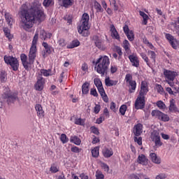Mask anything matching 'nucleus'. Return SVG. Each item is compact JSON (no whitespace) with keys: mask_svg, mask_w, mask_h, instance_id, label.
Returning <instances> with one entry per match:
<instances>
[{"mask_svg":"<svg viewBox=\"0 0 179 179\" xmlns=\"http://www.w3.org/2000/svg\"><path fill=\"white\" fill-rule=\"evenodd\" d=\"M148 55H150V58L152 59L153 62H156V52L155 51L148 50Z\"/></svg>","mask_w":179,"mask_h":179,"instance_id":"nucleus-48","label":"nucleus"},{"mask_svg":"<svg viewBox=\"0 0 179 179\" xmlns=\"http://www.w3.org/2000/svg\"><path fill=\"white\" fill-rule=\"evenodd\" d=\"M143 129V124L138 123L134 127L133 132L135 136H141Z\"/></svg>","mask_w":179,"mask_h":179,"instance_id":"nucleus-15","label":"nucleus"},{"mask_svg":"<svg viewBox=\"0 0 179 179\" xmlns=\"http://www.w3.org/2000/svg\"><path fill=\"white\" fill-rule=\"evenodd\" d=\"M145 96H141L138 95L134 103V107L136 110H143V108H145Z\"/></svg>","mask_w":179,"mask_h":179,"instance_id":"nucleus-12","label":"nucleus"},{"mask_svg":"<svg viewBox=\"0 0 179 179\" xmlns=\"http://www.w3.org/2000/svg\"><path fill=\"white\" fill-rule=\"evenodd\" d=\"M92 40L94 41V44L97 48L101 50L103 48V45H101V39L97 36V35H94L92 36Z\"/></svg>","mask_w":179,"mask_h":179,"instance_id":"nucleus-27","label":"nucleus"},{"mask_svg":"<svg viewBox=\"0 0 179 179\" xmlns=\"http://www.w3.org/2000/svg\"><path fill=\"white\" fill-rule=\"evenodd\" d=\"M156 104L159 110H164V108H166V104L164 102H163V101H157Z\"/></svg>","mask_w":179,"mask_h":179,"instance_id":"nucleus-47","label":"nucleus"},{"mask_svg":"<svg viewBox=\"0 0 179 179\" xmlns=\"http://www.w3.org/2000/svg\"><path fill=\"white\" fill-rule=\"evenodd\" d=\"M101 109V106L99 104H96L94 108V113L95 114H99L100 113V110Z\"/></svg>","mask_w":179,"mask_h":179,"instance_id":"nucleus-60","label":"nucleus"},{"mask_svg":"<svg viewBox=\"0 0 179 179\" xmlns=\"http://www.w3.org/2000/svg\"><path fill=\"white\" fill-rule=\"evenodd\" d=\"M110 31H112L113 37H114L116 40H120V35L118 34V32L117 31V29H115V27H114V25H112Z\"/></svg>","mask_w":179,"mask_h":179,"instance_id":"nucleus-38","label":"nucleus"},{"mask_svg":"<svg viewBox=\"0 0 179 179\" xmlns=\"http://www.w3.org/2000/svg\"><path fill=\"white\" fill-rule=\"evenodd\" d=\"M80 45V42L78 40L73 41L70 44L67 45L68 49L76 48Z\"/></svg>","mask_w":179,"mask_h":179,"instance_id":"nucleus-33","label":"nucleus"},{"mask_svg":"<svg viewBox=\"0 0 179 179\" xmlns=\"http://www.w3.org/2000/svg\"><path fill=\"white\" fill-rule=\"evenodd\" d=\"M1 97L3 100H6L8 104H10V103H13V101H16L17 99V94L15 92H4Z\"/></svg>","mask_w":179,"mask_h":179,"instance_id":"nucleus-7","label":"nucleus"},{"mask_svg":"<svg viewBox=\"0 0 179 179\" xmlns=\"http://www.w3.org/2000/svg\"><path fill=\"white\" fill-rule=\"evenodd\" d=\"M3 32L4 35L6 36V38L8 39V41H12V39L13 38V35L10 34V29L8 27H4L3 28Z\"/></svg>","mask_w":179,"mask_h":179,"instance_id":"nucleus-31","label":"nucleus"},{"mask_svg":"<svg viewBox=\"0 0 179 179\" xmlns=\"http://www.w3.org/2000/svg\"><path fill=\"white\" fill-rule=\"evenodd\" d=\"M38 42V31H36L33 38L29 52L27 55L24 53L20 55V60L22 66L26 71H29L31 68V65L34 64L36 61V57H37V43Z\"/></svg>","mask_w":179,"mask_h":179,"instance_id":"nucleus-2","label":"nucleus"},{"mask_svg":"<svg viewBox=\"0 0 179 179\" xmlns=\"http://www.w3.org/2000/svg\"><path fill=\"white\" fill-rule=\"evenodd\" d=\"M90 94L92 96H94V97H99V94L97 93V91L94 88L90 90Z\"/></svg>","mask_w":179,"mask_h":179,"instance_id":"nucleus-62","label":"nucleus"},{"mask_svg":"<svg viewBox=\"0 0 179 179\" xmlns=\"http://www.w3.org/2000/svg\"><path fill=\"white\" fill-rule=\"evenodd\" d=\"M167 178V174L166 173H159L155 177V179H166Z\"/></svg>","mask_w":179,"mask_h":179,"instance_id":"nucleus-58","label":"nucleus"},{"mask_svg":"<svg viewBox=\"0 0 179 179\" xmlns=\"http://www.w3.org/2000/svg\"><path fill=\"white\" fill-rule=\"evenodd\" d=\"M169 110L170 113H177V111H178V108H177V106H176V101L173 99L170 100Z\"/></svg>","mask_w":179,"mask_h":179,"instance_id":"nucleus-24","label":"nucleus"},{"mask_svg":"<svg viewBox=\"0 0 179 179\" xmlns=\"http://www.w3.org/2000/svg\"><path fill=\"white\" fill-rule=\"evenodd\" d=\"M108 66H110V57L107 55L99 56L95 62V70L101 76L108 73Z\"/></svg>","mask_w":179,"mask_h":179,"instance_id":"nucleus-3","label":"nucleus"},{"mask_svg":"<svg viewBox=\"0 0 179 179\" xmlns=\"http://www.w3.org/2000/svg\"><path fill=\"white\" fill-rule=\"evenodd\" d=\"M148 92H149V85L148 84V82L143 80L141 83L138 96L145 97V96H146V94H148Z\"/></svg>","mask_w":179,"mask_h":179,"instance_id":"nucleus-13","label":"nucleus"},{"mask_svg":"<svg viewBox=\"0 0 179 179\" xmlns=\"http://www.w3.org/2000/svg\"><path fill=\"white\" fill-rule=\"evenodd\" d=\"M64 20L67 21V23H72L73 20V16L72 15H66L64 17Z\"/></svg>","mask_w":179,"mask_h":179,"instance_id":"nucleus-52","label":"nucleus"},{"mask_svg":"<svg viewBox=\"0 0 179 179\" xmlns=\"http://www.w3.org/2000/svg\"><path fill=\"white\" fill-rule=\"evenodd\" d=\"M36 83L34 85V88L38 90V92H41L44 89V85H45V78L41 77V76H37Z\"/></svg>","mask_w":179,"mask_h":179,"instance_id":"nucleus-11","label":"nucleus"},{"mask_svg":"<svg viewBox=\"0 0 179 179\" xmlns=\"http://www.w3.org/2000/svg\"><path fill=\"white\" fill-rule=\"evenodd\" d=\"M141 58L145 61V62L147 64L149 68H151L152 66H150V62L149 61V57L145 54V52H141L140 54Z\"/></svg>","mask_w":179,"mask_h":179,"instance_id":"nucleus-39","label":"nucleus"},{"mask_svg":"<svg viewBox=\"0 0 179 179\" xmlns=\"http://www.w3.org/2000/svg\"><path fill=\"white\" fill-rule=\"evenodd\" d=\"M155 87H156V90H157V92L158 93H159V94H164V90L163 89V87H162L161 85L157 84Z\"/></svg>","mask_w":179,"mask_h":179,"instance_id":"nucleus-50","label":"nucleus"},{"mask_svg":"<svg viewBox=\"0 0 179 179\" xmlns=\"http://www.w3.org/2000/svg\"><path fill=\"white\" fill-rule=\"evenodd\" d=\"M5 18L7 23H13L15 22V18H13V15H12L9 13H5Z\"/></svg>","mask_w":179,"mask_h":179,"instance_id":"nucleus-35","label":"nucleus"},{"mask_svg":"<svg viewBox=\"0 0 179 179\" xmlns=\"http://www.w3.org/2000/svg\"><path fill=\"white\" fill-rule=\"evenodd\" d=\"M94 8L96 10V13H103V12H104V9L101 7V4L96 0L94 1Z\"/></svg>","mask_w":179,"mask_h":179,"instance_id":"nucleus-26","label":"nucleus"},{"mask_svg":"<svg viewBox=\"0 0 179 179\" xmlns=\"http://www.w3.org/2000/svg\"><path fill=\"white\" fill-rule=\"evenodd\" d=\"M150 159L155 164H162V158H160V157H157V155L155 152L150 153Z\"/></svg>","mask_w":179,"mask_h":179,"instance_id":"nucleus-19","label":"nucleus"},{"mask_svg":"<svg viewBox=\"0 0 179 179\" xmlns=\"http://www.w3.org/2000/svg\"><path fill=\"white\" fill-rule=\"evenodd\" d=\"M151 140L155 143V146L160 148L163 145V143L161 141L160 134L157 130H154L150 135Z\"/></svg>","mask_w":179,"mask_h":179,"instance_id":"nucleus-8","label":"nucleus"},{"mask_svg":"<svg viewBox=\"0 0 179 179\" xmlns=\"http://www.w3.org/2000/svg\"><path fill=\"white\" fill-rule=\"evenodd\" d=\"M3 61L5 64L7 65H10L13 71L16 72L19 69V60H17V58L13 57V56H8L5 55L3 57Z\"/></svg>","mask_w":179,"mask_h":179,"instance_id":"nucleus-4","label":"nucleus"},{"mask_svg":"<svg viewBox=\"0 0 179 179\" xmlns=\"http://www.w3.org/2000/svg\"><path fill=\"white\" fill-rule=\"evenodd\" d=\"M89 86L90 84L87 82H85L82 86V92L83 94H87L89 93Z\"/></svg>","mask_w":179,"mask_h":179,"instance_id":"nucleus-37","label":"nucleus"},{"mask_svg":"<svg viewBox=\"0 0 179 179\" xmlns=\"http://www.w3.org/2000/svg\"><path fill=\"white\" fill-rule=\"evenodd\" d=\"M133 77L131 76V74H126L125 76V80H126V83H128L129 82H132Z\"/></svg>","mask_w":179,"mask_h":179,"instance_id":"nucleus-59","label":"nucleus"},{"mask_svg":"<svg viewBox=\"0 0 179 179\" xmlns=\"http://www.w3.org/2000/svg\"><path fill=\"white\" fill-rule=\"evenodd\" d=\"M60 141L63 144L68 143L69 142V138L66 136V134H62L60 136Z\"/></svg>","mask_w":179,"mask_h":179,"instance_id":"nucleus-43","label":"nucleus"},{"mask_svg":"<svg viewBox=\"0 0 179 179\" xmlns=\"http://www.w3.org/2000/svg\"><path fill=\"white\" fill-rule=\"evenodd\" d=\"M43 5L45 6V8L52 6V5H54V0H44Z\"/></svg>","mask_w":179,"mask_h":179,"instance_id":"nucleus-41","label":"nucleus"},{"mask_svg":"<svg viewBox=\"0 0 179 179\" xmlns=\"http://www.w3.org/2000/svg\"><path fill=\"white\" fill-rule=\"evenodd\" d=\"M118 84V80H114L110 79V77H108L105 79V85L107 87H111V86H117Z\"/></svg>","mask_w":179,"mask_h":179,"instance_id":"nucleus-25","label":"nucleus"},{"mask_svg":"<svg viewBox=\"0 0 179 179\" xmlns=\"http://www.w3.org/2000/svg\"><path fill=\"white\" fill-rule=\"evenodd\" d=\"M89 29H90V25L89 23H83L80 27H78V31L79 34H82L83 37H87L90 34L89 33Z\"/></svg>","mask_w":179,"mask_h":179,"instance_id":"nucleus-9","label":"nucleus"},{"mask_svg":"<svg viewBox=\"0 0 179 179\" xmlns=\"http://www.w3.org/2000/svg\"><path fill=\"white\" fill-rule=\"evenodd\" d=\"M71 151L73 153H80V152H82V149L79 148L78 147L76 146V145H73L71 148Z\"/></svg>","mask_w":179,"mask_h":179,"instance_id":"nucleus-51","label":"nucleus"},{"mask_svg":"<svg viewBox=\"0 0 179 179\" xmlns=\"http://www.w3.org/2000/svg\"><path fill=\"white\" fill-rule=\"evenodd\" d=\"M99 150H100V147H99V146L94 147L93 149H92L91 153H92V157L97 159V157H99V156H100Z\"/></svg>","mask_w":179,"mask_h":179,"instance_id":"nucleus-32","label":"nucleus"},{"mask_svg":"<svg viewBox=\"0 0 179 179\" xmlns=\"http://www.w3.org/2000/svg\"><path fill=\"white\" fill-rule=\"evenodd\" d=\"M76 125H81L83 126L85 125V120H83L82 118H78L75 120V122Z\"/></svg>","mask_w":179,"mask_h":179,"instance_id":"nucleus-53","label":"nucleus"},{"mask_svg":"<svg viewBox=\"0 0 179 179\" xmlns=\"http://www.w3.org/2000/svg\"><path fill=\"white\" fill-rule=\"evenodd\" d=\"M134 142H136L139 146L142 145V137H134Z\"/></svg>","mask_w":179,"mask_h":179,"instance_id":"nucleus-63","label":"nucleus"},{"mask_svg":"<svg viewBox=\"0 0 179 179\" xmlns=\"http://www.w3.org/2000/svg\"><path fill=\"white\" fill-rule=\"evenodd\" d=\"M148 162L149 159L148 157H146V155L143 154L139 155L137 158V163H138V164H141L142 166H148Z\"/></svg>","mask_w":179,"mask_h":179,"instance_id":"nucleus-18","label":"nucleus"},{"mask_svg":"<svg viewBox=\"0 0 179 179\" xmlns=\"http://www.w3.org/2000/svg\"><path fill=\"white\" fill-rule=\"evenodd\" d=\"M30 10L34 13H29V8L26 4H23L21 8L20 15L22 23H31L34 20H38L39 23L44 22L45 20V14L44 13V8L41 6L39 2H34L31 6Z\"/></svg>","mask_w":179,"mask_h":179,"instance_id":"nucleus-1","label":"nucleus"},{"mask_svg":"<svg viewBox=\"0 0 179 179\" xmlns=\"http://www.w3.org/2000/svg\"><path fill=\"white\" fill-rule=\"evenodd\" d=\"M165 38L168 40L169 44H171L173 50H177L179 47V41L170 34H165Z\"/></svg>","mask_w":179,"mask_h":179,"instance_id":"nucleus-10","label":"nucleus"},{"mask_svg":"<svg viewBox=\"0 0 179 179\" xmlns=\"http://www.w3.org/2000/svg\"><path fill=\"white\" fill-rule=\"evenodd\" d=\"M89 20H90V16L87 13H84L82 15L80 23H89Z\"/></svg>","mask_w":179,"mask_h":179,"instance_id":"nucleus-34","label":"nucleus"},{"mask_svg":"<svg viewBox=\"0 0 179 179\" xmlns=\"http://www.w3.org/2000/svg\"><path fill=\"white\" fill-rule=\"evenodd\" d=\"M171 26L173 27V30L179 36V25L177 23H172Z\"/></svg>","mask_w":179,"mask_h":179,"instance_id":"nucleus-57","label":"nucleus"},{"mask_svg":"<svg viewBox=\"0 0 179 179\" xmlns=\"http://www.w3.org/2000/svg\"><path fill=\"white\" fill-rule=\"evenodd\" d=\"M102 155L103 157L108 159L114 155V151H113V148H111L104 147L102 150Z\"/></svg>","mask_w":179,"mask_h":179,"instance_id":"nucleus-16","label":"nucleus"},{"mask_svg":"<svg viewBox=\"0 0 179 179\" xmlns=\"http://www.w3.org/2000/svg\"><path fill=\"white\" fill-rule=\"evenodd\" d=\"M119 113L122 115H125V113H127V105L125 104L122 105L119 109Z\"/></svg>","mask_w":179,"mask_h":179,"instance_id":"nucleus-49","label":"nucleus"},{"mask_svg":"<svg viewBox=\"0 0 179 179\" xmlns=\"http://www.w3.org/2000/svg\"><path fill=\"white\" fill-rule=\"evenodd\" d=\"M53 75H55V73H52V70H51V69H42L40 70V72L37 73V76H41V78H43V76L48 78V76H53Z\"/></svg>","mask_w":179,"mask_h":179,"instance_id":"nucleus-14","label":"nucleus"},{"mask_svg":"<svg viewBox=\"0 0 179 179\" xmlns=\"http://www.w3.org/2000/svg\"><path fill=\"white\" fill-rule=\"evenodd\" d=\"M122 48H124L127 54H131V43H129V41H128V40L125 39L122 42Z\"/></svg>","mask_w":179,"mask_h":179,"instance_id":"nucleus-22","label":"nucleus"},{"mask_svg":"<svg viewBox=\"0 0 179 179\" xmlns=\"http://www.w3.org/2000/svg\"><path fill=\"white\" fill-rule=\"evenodd\" d=\"M0 79L2 83H5L8 80V74L5 71H1L0 73Z\"/></svg>","mask_w":179,"mask_h":179,"instance_id":"nucleus-40","label":"nucleus"},{"mask_svg":"<svg viewBox=\"0 0 179 179\" xmlns=\"http://www.w3.org/2000/svg\"><path fill=\"white\" fill-rule=\"evenodd\" d=\"M42 45L45 48V54H48V55H51V52L54 51V48L49 45L47 42H43Z\"/></svg>","mask_w":179,"mask_h":179,"instance_id":"nucleus-23","label":"nucleus"},{"mask_svg":"<svg viewBox=\"0 0 179 179\" xmlns=\"http://www.w3.org/2000/svg\"><path fill=\"white\" fill-rule=\"evenodd\" d=\"M118 71V68L115 65L110 66V73H115Z\"/></svg>","mask_w":179,"mask_h":179,"instance_id":"nucleus-64","label":"nucleus"},{"mask_svg":"<svg viewBox=\"0 0 179 179\" xmlns=\"http://www.w3.org/2000/svg\"><path fill=\"white\" fill-rule=\"evenodd\" d=\"M91 132L94 134V135H100V131H99V129L94 126L91 127L90 128Z\"/></svg>","mask_w":179,"mask_h":179,"instance_id":"nucleus-54","label":"nucleus"},{"mask_svg":"<svg viewBox=\"0 0 179 179\" xmlns=\"http://www.w3.org/2000/svg\"><path fill=\"white\" fill-rule=\"evenodd\" d=\"M126 36L129 41H134L135 40V34L133 31H130L128 34H126Z\"/></svg>","mask_w":179,"mask_h":179,"instance_id":"nucleus-46","label":"nucleus"},{"mask_svg":"<svg viewBox=\"0 0 179 179\" xmlns=\"http://www.w3.org/2000/svg\"><path fill=\"white\" fill-rule=\"evenodd\" d=\"M97 90L99 94L101 95V97L102 98V100H103L105 103H108V96H107V94H106L104 88L103 87H101L99 88H97Z\"/></svg>","mask_w":179,"mask_h":179,"instance_id":"nucleus-21","label":"nucleus"},{"mask_svg":"<svg viewBox=\"0 0 179 179\" xmlns=\"http://www.w3.org/2000/svg\"><path fill=\"white\" fill-rule=\"evenodd\" d=\"M35 110L36 111V114L39 118H44V110H43V106L40 104H36L35 106Z\"/></svg>","mask_w":179,"mask_h":179,"instance_id":"nucleus-20","label":"nucleus"},{"mask_svg":"<svg viewBox=\"0 0 179 179\" xmlns=\"http://www.w3.org/2000/svg\"><path fill=\"white\" fill-rule=\"evenodd\" d=\"M130 62L132 64V66H135L136 68H139V59L136 55H130L128 57Z\"/></svg>","mask_w":179,"mask_h":179,"instance_id":"nucleus-17","label":"nucleus"},{"mask_svg":"<svg viewBox=\"0 0 179 179\" xmlns=\"http://www.w3.org/2000/svg\"><path fill=\"white\" fill-rule=\"evenodd\" d=\"M110 5H113V10L116 12L118 10L119 7L117 5V1L115 0H110Z\"/></svg>","mask_w":179,"mask_h":179,"instance_id":"nucleus-56","label":"nucleus"},{"mask_svg":"<svg viewBox=\"0 0 179 179\" xmlns=\"http://www.w3.org/2000/svg\"><path fill=\"white\" fill-rule=\"evenodd\" d=\"M52 34L51 33H47L44 29L40 31V38L41 40H47V38H51Z\"/></svg>","mask_w":179,"mask_h":179,"instance_id":"nucleus-28","label":"nucleus"},{"mask_svg":"<svg viewBox=\"0 0 179 179\" xmlns=\"http://www.w3.org/2000/svg\"><path fill=\"white\" fill-rule=\"evenodd\" d=\"M22 27L24 30H26V31H29V30L33 27V23H23Z\"/></svg>","mask_w":179,"mask_h":179,"instance_id":"nucleus-42","label":"nucleus"},{"mask_svg":"<svg viewBox=\"0 0 179 179\" xmlns=\"http://www.w3.org/2000/svg\"><path fill=\"white\" fill-rule=\"evenodd\" d=\"M62 1V5L64 8H69L74 3V0H60Z\"/></svg>","mask_w":179,"mask_h":179,"instance_id":"nucleus-36","label":"nucleus"},{"mask_svg":"<svg viewBox=\"0 0 179 179\" xmlns=\"http://www.w3.org/2000/svg\"><path fill=\"white\" fill-rule=\"evenodd\" d=\"M96 179H104V175L101 171H96L95 173Z\"/></svg>","mask_w":179,"mask_h":179,"instance_id":"nucleus-55","label":"nucleus"},{"mask_svg":"<svg viewBox=\"0 0 179 179\" xmlns=\"http://www.w3.org/2000/svg\"><path fill=\"white\" fill-rule=\"evenodd\" d=\"M115 51H116L117 54H118V55L120 57H122V49L121 48V47L116 46L115 47Z\"/></svg>","mask_w":179,"mask_h":179,"instance_id":"nucleus-61","label":"nucleus"},{"mask_svg":"<svg viewBox=\"0 0 179 179\" xmlns=\"http://www.w3.org/2000/svg\"><path fill=\"white\" fill-rule=\"evenodd\" d=\"M151 115L152 117L157 118L159 121H163V122H169V121H170V117H169V115L159 110H152Z\"/></svg>","mask_w":179,"mask_h":179,"instance_id":"nucleus-6","label":"nucleus"},{"mask_svg":"<svg viewBox=\"0 0 179 179\" xmlns=\"http://www.w3.org/2000/svg\"><path fill=\"white\" fill-rule=\"evenodd\" d=\"M164 78L171 87H174V80L176 77L178 76V73L176 71L164 69Z\"/></svg>","mask_w":179,"mask_h":179,"instance_id":"nucleus-5","label":"nucleus"},{"mask_svg":"<svg viewBox=\"0 0 179 179\" xmlns=\"http://www.w3.org/2000/svg\"><path fill=\"white\" fill-rule=\"evenodd\" d=\"M70 142L71 143H74V145H77V146L80 145V143H82V141L78 136H71L70 137Z\"/></svg>","mask_w":179,"mask_h":179,"instance_id":"nucleus-29","label":"nucleus"},{"mask_svg":"<svg viewBox=\"0 0 179 179\" xmlns=\"http://www.w3.org/2000/svg\"><path fill=\"white\" fill-rule=\"evenodd\" d=\"M94 83L97 89L103 87V83H101V80L99 78H94Z\"/></svg>","mask_w":179,"mask_h":179,"instance_id":"nucleus-44","label":"nucleus"},{"mask_svg":"<svg viewBox=\"0 0 179 179\" xmlns=\"http://www.w3.org/2000/svg\"><path fill=\"white\" fill-rule=\"evenodd\" d=\"M139 15L143 17V23H147L148 20H149V16L143 11H140Z\"/></svg>","mask_w":179,"mask_h":179,"instance_id":"nucleus-45","label":"nucleus"},{"mask_svg":"<svg viewBox=\"0 0 179 179\" xmlns=\"http://www.w3.org/2000/svg\"><path fill=\"white\" fill-rule=\"evenodd\" d=\"M130 87L129 89V93H135L136 90V81L132 80L127 83Z\"/></svg>","mask_w":179,"mask_h":179,"instance_id":"nucleus-30","label":"nucleus"}]
</instances>
